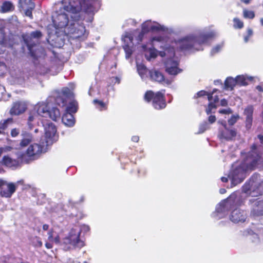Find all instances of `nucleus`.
I'll return each instance as SVG.
<instances>
[{
    "label": "nucleus",
    "mask_w": 263,
    "mask_h": 263,
    "mask_svg": "<svg viewBox=\"0 0 263 263\" xmlns=\"http://www.w3.org/2000/svg\"><path fill=\"white\" fill-rule=\"evenodd\" d=\"M217 33L214 30H204L197 37L194 34H190L178 40L167 41L165 43L161 37H155L151 40V47H147L143 45V49L145 51L146 59L150 61L157 55V51L154 48L160 46L164 51H160L161 57L166 56L168 58L165 63V70L171 75L176 76L180 73L182 70L178 68V63L172 58L175 55V49L196 50H202L201 45L208 43L209 40L215 36Z\"/></svg>",
    "instance_id": "nucleus-1"
},
{
    "label": "nucleus",
    "mask_w": 263,
    "mask_h": 263,
    "mask_svg": "<svg viewBox=\"0 0 263 263\" xmlns=\"http://www.w3.org/2000/svg\"><path fill=\"white\" fill-rule=\"evenodd\" d=\"M96 0H62L59 10L52 16L53 26H48V40L53 41L59 37V47L63 44L61 36L65 33L69 23L81 17V10L86 13H93Z\"/></svg>",
    "instance_id": "nucleus-2"
},
{
    "label": "nucleus",
    "mask_w": 263,
    "mask_h": 263,
    "mask_svg": "<svg viewBox=\"0 0 263 263\" xmlns=\"http://www.w3.org/2000/svg\"><path fill=\"white\" fill-rule=\"evenodd\" d=\"M256 178H257V176ZM257 184V178L255 181L252 178L248 183H246L243 186L241 194L234 193L217 205L215 212L213 213V217L217 219L223 218L227 214L229 210L241 205L244 198L249 195L255 197L263 194V182L258 185Z\"/></svg>",
    "instance_id": "nucleus-3"
},
{
    "label": "nucleus",
    "mask_w": 263,
    "mask_h": 263,
    "mask_svg": "<svg viewBox=\"0 0 263 263\" xmlns=\"http://www.w3.org/2000/svg\"><path fill=\"white\" fill-rule=\"evenodd\" d=\"M21 136L22 138L20 143L21 148L17 151L16 155L17 158L22 162L29 163L37 159L42 154L47 152L48 146L44 141H41V144H30L33 140L31 134L23 131Z\"/></svg>",
    "instance_id": "nucleus-4"
},
{
    "label": "nucleus",
    "mask_w": 263,
    "mask_h": 263,
    "mask_svg": "<svg viewBox=\"0 0 263 263\" xmlns=\"http://www.w3.org/2000/svg\"><path fill=\"white\" fill-rule=\"evenodd\" d=\"M89 230V227L85 224L80 227L75 226L72 228L68 236L64 238L61 244L62 248L66 251L70 249L79 248H81L84 246V243L80 240V235L81 232H87Z\"/></svg>",
    "instance_id": "nucleus-5"
},
{
    "label": "nucleus",
    "mask_w": 263,
    "mask_h": 263,
    "mask_svg": "<svg viewBox=\"0 0 263 263\" xmlns=\"http://www.w3.org/2000/svg\"><path fill=\"white\" fill-rule=\"evenodd\" d=\"M49 103L47 101L37 103L30 111L28 119V125L32 129L34 124L38 123L41 117H47L49 115Z\"/></svg>",
    "instance_id": "nucleus-6"
},
{
    "label": "nucleus",
    "mask_w": 263,
    "mask_h": 263,
    "mask_svg": "<svg viewBox=\"0 0 263 263\" xmlns=\"http://www.w3.org/2000/svg\"><path fill=\"white\" fill-rule=\"evenodd\" d=\"M84 12H85L81 10V17L77 20L72 21L69 27L66 28V30H65V33L70 34L71 37L73 39H79L81 40H83L87 37L88 32L81 22Z\"/></svg>",
    "instance_id": "nucleus-7"
},
{
    "label": "nucleus",
    "mask_w": 263,
    "mask_h": 263,
    "mask_svg": "<svg viewBox=\"0 0 263 263\" xmlns=\"http://www.w3.org/2000/svg\"><path fill=\"white\" fill-rule=\"evenodd\" d=\"M43 125L44 127V136L41 141H44L46 146L48 147L58 140V136L57 134V128L55 125L50 122H47L46 123H43Z\"/></svg>",
    "instance_id": "nucleus-8"
},
{
    "label": "nucleus",
    "mask_w": 263,
    "mask_h": 263,
    "mask_svg": "<svg viewBox=\"0 0 263 263\" xmlns=\"http://www.w3.org/2000/svg\"><path fill=\"white\" fill-rule=\"evenodd\" d=\"M144 99L147 102L153 100V105L157 109L164 108L165 107L163 95L161 92L154 93L152 91H147L144 95Z\"/></svg>",
    "instance_id": "nucleus-9"
},
{
    "label": "nucleus",
    "mask_w": 263,
    "mask_h": 263,
    "mask_svg": "<svg viewBox=\"0 0 263 263\" xmlns=\"http://www.w3.org/2000/svg\"><path fill=\"white\" fill-rule=\"evenodd\" d=\"M166 29V27L164 25H160L156 22L147 21L143 23L142 26V32L139 33L137 40L138 42L142 41L144 32H148L149 31H165Z\"/></svg>",
    "instance_id": "nucleus-10"
},
{
    "label": "nucleus",
    "mask_w": 263,
    "mask_h": 263,
    "mask_svg": "<svg viewBox=\"0 0 263 263\" xmlns=\"http://www.w3.org/2000/svg\"><path fill=\"white\" fill-rule=\"evenodd\" d=\"M19 7L26 16L32 18V11L35 8V4L31 0H19Z\"/></svg>",
    "instance_id": "nucleus-11"
},
{
    "label": "nucleus",
    "mask_w": 263,
    "mask_h": 263,
    "mask_svg": "<svg viewBox=\"0 0 263 263\" xmlns=\"http://www.w3.org/2000/svg\"><path fill=\"white\" fill-rule=\"evenodd\" d=\"M133 36L131 34L126 33L123 37L124 42L123 48L126 53V58L128 59L134 51Z\"/></svg>",
    "instance_id": "nucleus-12"
},
{
    "label": "nucleus",
    "mask_w": 263,
    "mask_h": 263,
    "mask_svg": "<svg viewBox=\"0 0 263 263\" xmlns=\"http://www.w3.org/2000/svg\"><path fill=\"white\" fill-rule=\"evenodd\" d=\"M220 123L224 127V129L221 131L219 134V137L221 139L226 140H232L236 136V132L234 129H229L227 127L226 122L225 121H219Z\"/></svg>",
    "instance_id": "nucleus-13"
},
{
    "label": "nucleus",
    "mask_w": 263,
    "mask_h": 263,
    "mask_svg": "<svg viewBox=\"0 0 263 263\" xmlns=\"http://www.w3.org/2000/svg\"><path fill=\"white\" fill-rule=\"evenodd\" d=\"M262 228L260 227L259 224L254 225V224L251 227L245 230L243 232V235L246 236H250V239H252L254 242H259V237L258 236V233L261 231Z\"/></svg>",
    "instance_id": "nucleus-14"
},
{
    "label": "nucleus",
    "mask_w": 263,
    "mask_h": 263,
    "mask_svg": "<svg viewBox=\"0 0 263 263\" xmlns=\"http://www.w3.org/2000/svg\"><path fill=\"white\" fill-rule=\"evenodd\" d=\"M246 218V213L239 209L234 210L230 216V219L234 223L243 222Z\"/></svg>",
    "instance_id": "nucleus-15"
},
{
    "label": "nucleus",
    "mask_w": 263,
    "mask_h": 263,
    "mask_svg": "<svg viewBox=\"0 0 263 263\" xmlns=\"http://www.w3.org/2000/svg\"><path fill=\"white\" fill-rule=\"evenodd\" d=\"M251 211V216H258L263 215V200H254Z\"/></svg>",
    "instance_id": "nucleus-16"
},
{
    "label": "nucleus",
    "mask_w": 263,
    "mask_h": 263,
    "mask_svg": "<svg viewBox=\"0 0 263 263\" xmlns=\"http://www.w3.org/2000/svg\"><path fill=\"white\" fill-rule=\"evenodd\" d=\"M7 186L6 188L3 187L1 189L0 194L2 197L10 198L12 195L15 192L16 185L13 183H6L4 181V184Z\"/></svg>",
    "instance_id": "nucleus-17"
},
{
    "label": "nucleus",
    "mask_w": 263,
    "mask_h": 263,
    "mask_svg": "<svg viewBox=\"0 0 263 263\" xmlns=\"http://www.w3.org/2000/svg\"><path fill=\"white\" fill-rule=\"evenodd\" d=\"M26 104L25 102H15L11 108L10 113L12 115H18L24 112L26 110Z\"/></svg>",
    "instance_id": "nucleus-18"
},
{
    "label": "nucleus",
    "mask_w": 263,
    "mask_h": 263,
    "mask_svg": "<svg viewBox=\"0 0 263 263\" xmlns=\"http://www.w3.org/2000/svg\"><path fill=\"white\" fill-rule=\"evenodd\" d=\"M253 111V107L251 105L247 106L244 110L243 114L246 116V127L247 129H250L252 126Z\"/></svg>",
    "instance_id": "nucleus-19"
},
{
    "label": "nucleus",
    "mask_w": 263,
    "mask_h": 263,
    "mask_svg": "<svg viewBox=\"0 0 263 263\" xmlns=\"http://www.w3.org/2000/svg\"><path fill=\"white\" fill-rule=\"evenodd\" d=\"M62 122L66 126L72 127L75 124V120L72 114L65 112L62 117Z\"/></svg>",
    "instance_id": "nucleus-20"
},
{
    "label": "nucleus",
    "mask_w": 263,
    "mask_h": 263,
    "mask_svg": "<svg viewBox=\"0 0 263 263\" xmlns=\"http://www.w3.org/2000/svg\"><path fill=\"white\" fill-rule=\"evenodd\" d=\"M237 80L231 77H228L224 82V88L226 90H232L236 86Z\"/></svg>",
    "instance_id": "nucleus-21"
},
{
    "label": "nucleus",
    "mask_w": 263,
    "mask_h": 263,
    "mask_svg": "<svg viewBox=\"0 0 263 263\" xmlns=\"http://www.w3.org/2000/svg\"><path fill=\"white\" fill-rule=\"evenodd\" d=\"M3 162L4 165L8 167L16 166L18 165V161L15 159H12L8 156H5L3 158Z\"/></svg>",
    "instance_id": "nucleus-22"
},
{
    "label": "nucleus",
    "mask_w": 263,
    "mask_h": 263,
    "mask_svg": "<svg viewBox=\"0 0 263 263\" xmlns=\"http://www.w3.org/2000/svg\"><path fill=\"white\" fill-rule=\"evenodd\" d=\"M151 79L158 82H161L164 80V76L162 73L158 71H149Z\"/></svg>",
    "instance_id": "nucleus-23"
},
{
    "label": "nucleus",
    "mask_w": 263,
    "mask_h": 263,
    "mask_svg": "<svg viewBox=\"0 0 263 263\" xmlns=\"http://www.w3.org/2000/svg\"><path fill=\"white\" fill-rule=\"evenodd\" d=\"M49 115L48 117L54 121H57L59 119L61 116V113L58 108L57 107H53L50 110H49Z\"/></svg>",
    "instance_id": "nucleus-24"
},
{
    "label": "nucleus",
    "mask_w": 263,
    "mask_h": 263,
    "mask_svg": "<svg viewBox=\"0 0 263 263\" xmlns=\"http://www.w3.org/2000/svg\"><path fill=\"white\" fill-rule=\"evenodd\" d=\"M14 7L13 4L10 2H5L3 3L0 7V11L3 13L8 12L14 10Z\"/></svg>",
    "instance_id": "nucleus-25"
},
{
    "label": "nucleus",
    "mask_w": 263,
    "mask_h": 263,
    "mask_svg": "<svg viewBox=\"0 0 263 263\" xmlns=\"http://www.w3.org/2000/svg\"><path fill=\"white\" fill-rule=\"evenodd\" d=\"M137 68L138 72L142 79L147 77L148 70L144 65L137 63Z\"/></svg>",
    "instance_id": "nucleus-26"
},
{
    "label": "nucleus",
    "mask_w": 263,
    "mask_h": 263,
    "mask_svg": "<svg viewBox=\"0 0 263 263\" xmlns=\"http://www.w3.org/2000/svg\"><path fill=\"white\" fill-rule=\"evenodd\" d=\"M48 240L49 242H54L56 244H60V237L58 235H55V233L52 230H50L48 232Z\"/></svg>",
    "instance_id": "nucleus-27"
},
{
    "label": "nucleus",
    "mask_w": 263,
    "mask_h": 263,
    "mask_svg": "<svg viewBox=\"0 0 263 263\" xmlns=\"http://www.w3.org/2000/svg\"><path fill=\"white\" fill-rule=\"evenodd\" d=\"M77 110L78 103L76 101H72L69 103L68 106L66 108L65 111L72 114L76 112Z\"/></svg>",
    "instance_id": "nucleus-28"
},
{
    "label": "nucleus",
    "mask_w": 263,
    "mask_h": 263,
    "mask_svg": "<svg viewBox=\"0 0 263 263\" xmlns=\"http://www.w3.org/2000/svg\"><path fill=\"white\" fill-rule=\"evenodd\" d=\"M237 80V84L239 85H247V80L249 79L251 80L252 77H246L244 75L238 76L236 77Z\"/></svg>",
    "instance_id": "nucleus-29"
},
{
    "label": "nucleus",
    "mask_w": 263,
    "mask_h": 263,
    "mask_svg": "<svg viewBox=\"0 0 263 263\" xmlns=\"http://www.w3.org/2000/svg\"><path fill=\"white\" fill-rule=\"evenodd\" d=\"M66 97L64 96L61 93H59V95L57 96L55 98V103L60 106L64 107L66 104Z\"/></svg>",
    "instance_id": "nucleus-30"
},
{
    "label": "nucleus",
    "mask_w": 263,
    "mask_h": 263,
    "mask_svg": "<svg viewBox=\"0 0 263 263\" xmlns=\"http://www.w3.org/2000/svg\"><path fill=\"white\" fill-rule=\"evenodd\" d=\"M93 103L96 107L100 110L106 109L107 108L106 104L102 101L95 99L93 101Z\"/></svg>",
    "instance_id": "nucleus-31"
},
{
    "label": "nucleus",
    "mask_w": 263,
    "mask_h": 263,
    "mask_svg": "<svg viewBox=\"0 0 263 263\" xmlns=\"http://www.w3.org/2000/svg\"><path fill=\"white\" fill-rule=\"evenodd\" d=\"M212 98L213 96H210L209 95L208 100L210 101V103L209 104L208 107L206 109V112L207 114H210L212 112L213 109H215L216 108V106L215 104V103L212 102Z\"/></svg>",
    "instance_id": "nucleus-32"
},
{
    "label": "nucleus",
    "mask_w": 263,
    "mask_h": 263,
    "mask_svg": "<svg viewBox=\"0 0 263 263\" xmlns=\"http://www.w3.org/2000/svg\"><path fill=\"white\" fill-rule=\"evenodd\" d=\"M224 46V42H222L220 43L217 44L214 47L212 48L211 51V54L212 55H214L218 52H219L221 50L223 47Z\"/></svg>",
    "instance_id": "nucleus-33"
},
{
    "label": "nucleus",
    "mask_w": 263,
    "mask_h": 263,
    "mask_svg": "<svg viewBox=\"0 0 263 263\" xmlns=\"http://www.w3.org/2000/svg\"><path fill=\"white\" fill-rule=\"evenodd\" d=\"M24 40L26 44H27L28 48L29 50H30V52L31 53L33 56H34L35 57H37L38 55H36L35 53H33V46L31 44L29 37H27L26 36H23Z\"/></svg>",
    "instance_id": "nucleus-34"
},
{
    "label": "nucleus",
    "mask_w": 263,
    "mask_h": 263,
    "mask_svg": "<svg viewBox=\"0 0 263 263\" xmlns=\"http://www.w3.org/2000/svg\"><path fill=\"white\" fill-rule=\"evenodd\" d=\"M32 245L36 247H40L42 246V242L40 238L34 237L31 240Z\"/></svg>",
    "instance_id": "nucleus-35"
},
{
    "label": "nucleus",
    "mask_w": 263,
    "mask_h": 263,
    "mask_svg": "<svg viewBox=\"0 0 263 263\" xmlns=\"http://www.w3.org/2000/svg\"><path fill=\"white\" fill-rule=\"evenodd\" d=\"M12 122V118H8L6 120L1 121L0 122V128L2 129H5L8 125V124Z\"/></svg>",
    "instance_id": "nucleus-36"
},
{
    "label": "nucleus",
    "mask_w": 263,
    "mask_h": 263,
    "mask_svg": "<svg viewBox=\"0 0 263 263\" xmlns=\"http://www.w3.org/2000/svg\"><path fill=\"white\" fill-rule=\"evenodd\" d=\"M234 27L235 28H241L243 26V22L237 18H234Z\"/></svg>",
    "instance_id": "nucleus-37"
},
{
    "label": "nucleus",
    "mask_w": 263,
    "mask_h": 263,
    "mask_svg": "<svg viewBox=\"0 0 263 263\" xmlns=\"http://www.w3.org/2000/svg\"><path fill=\"white\" fill-rule=\"evenodd\" d=\"M216 90H216V89L213 90V92L211 93H208L204 90H201V91L197 92L196 94V96H197V97H202V96H208V97L209 95L210 96H213V95H214V93L216 91Z\"/></svg>",
    "instance_id": "nucleus-38"
},
{
    "label": "nucleus",
    "mask_w": 263,
    "mask_h": 263,
    "mask_svg": "<svg viewBox=\"0 0 263 263\" xmlns=\"http://www.w3.org/2000/svg\"><path fill=\"white\" fill-rule=\"evenodd\" d=\"M239 116L238 115H232L230 119L228 120V123L229 125H234L237 121L239 119Z\"/></svg>",
    "instance_id": "nucleus-39"
},
{
    "label": "nucleus",
    "mask_w": 263,
    "mask_h": 263,
    "mask_svg": "<svg viewBox=\"0 0 263 263\" xmlns=\"http://www.w3.org/2000/svg\"><path fill=\"white\" fill-rule=\"evenodd\" d=\"M243 16L245 18H253L254 17V13L252 11L245 10H243Z\"/></svg>",
    "instance_id": "nucleus-40"
},
{
    "label": "nucleus",
    "mask_w": 263,
    "mask_h": 263,
    "mask_svg": "<svg viewBox=\"0 0 263 263\" xmlns=\"http://www.w3.org/2000/svg\"><path fill=\"white\" fill-rule=\"evenodd\" d=\"M42 35L41 32L39 31H36L31 32L30 34V36L29 37L30 39V40L32 39H38L40 38Z\"/></svg>",
    "instance_id": "nucleus-41"
},
{
    "label": "nucleus",
    "mask_w": 263,
    "mask_h": 263,
    "mask_svg": "<svg viewBox=\"0 0 263 263\" xmlns=\"http://www.w3.org/2000/svg\"><path fill=\"white\" fill-rule=\"evenodd\" d=\"M6 70V66L3 62H0V77L2 76Z\"/></svg>",
    "instance_id": "nucleus-42"
},
{
    "label": "nucleus",
    "mask_w": 263,
    "mask_h": 263,
    "mask_svg": "<svg viewBox=\"0 0 263 263\" xmlns=\"http://www.w3.org/2000/svg\"><path fill=\"white\" fill-rule=\"evenodd\" d=\"M61 94L67 98L69 95H70L71 91L68 88H64L63 89Z\"/></svg>",
    "instance_id": "nucleus-43"
},
{
    "label": "nucleus",
    "mask_w": 263,
    "mask_h": 263,
    "mask_svg": "<svg viewBox=\"0 0 263 263\" xmlns=\"http://www.w3.org/2000/svg\"><path fill=\"white\" fill-rule=\"evenodd\" d=\"M209 128L208 124L206 122L201 124L199 127V133H203L206 129Z\"/></svg>",
    "instance_id": "nucleus-44"
},
{
    "label": "nucleus",
    "mask_w": 263,
    "mask_h": 263,
    "mask_svg": "<svg viewBox=\"0 0 263 263\" xmlns=\"http://www.w3.org/2000/svg\"><path fill=\"white\" fill-rule=\"evenodd\" d=\"M20 134V129L18 128H13L11 131V135L12 137H16Z\"/></svg>",
    "instance_id": "nucleus-45"
},
{
    "label": "nucleus",
    "mask_w": 263,
    "mask_h": 263,
    "mask_svg": "<svg viewBox=\"0 0 263 263\" xmlns=\"http://www.w3.org/2000/svg\"><path fill=\"white\" fill-rule=\"evenodd\" d=\"M220 114H230L232 113V110L230 108L223 109L219 111Z\"/></svg>",
    "instance_id": "nucleus-46"
},
{
    "label": "nucleus",
    "mask_w": 263,
    "mask_h": 263,
    "mask_svg": "<svg viewBox=\"0 0 263 263\" xmlns=\"http://www.w3.org/2000/svg\"><path fill=\"white\" fill-rule=\"evenodd\" d=\"M216 120V117L215 116H210L209 117V121L211 123H214Z\"/></svg>",
    "instance_id": "nucleus-47"
},
{
    "label": "nucleus",
    "mask_w": 263,
    "mask_h": 263,
    "mask_svg": "<svg viewBox=\"0 0 263 263\" xmlns=\"http://www.w3.org/2000/svg\"><path fill=\"white\" fill-rule=\"evenodd\" d=\"M13 148L12 146H6L4 148H2L3 152H8L10 151L11 149H12Z\"/></svg>",
    "instance_id": "nucleus-48"
},
{
    "label": "nucleus",
    "mask_w": 263,
    "mask_h": 263,
    "mask_svg": "<svg viewBox=\"0 0 263 263\" xmlns=\"http://www.w3.org/2000/svg\"><path fill=\"white\" fill-rule=\"evenodd\" d=\"M228 104V102L226 99H222L220 101V104L221 106H227Z\"/></svg>",
    "instance_id": "nucleus-49"
},
{
    "label": "nucleus",
    "mask_w": 263,
    "mask_h": 263,
    "mask_svg": "<svg viewBox=\"0 0 263 263\" xmlns=\"http://www.w3.org/2000/svg\"><path fill=\"white\" fill-rule=\"evenodd\" d=\"M256 89L259 91L263 92V83L256 86Z\"/></svg>",
    "instance_id": "nucleus-50"
},
{
    "label": "nucleus",
    "mask_w": 263,
    "mask_h": 263,
    "mask_svg": "<svg viewBox=\"0 0 263 263\" xmlns=\"http://www.w3.org/2000/svg\"><path fill=\"white\" fill-rule=\"evenodd\" d=\"M132 140L134 142H138L139 140V138L138 136H134L132 137Z\"/></svg>",
    "instance_id": "nucleus-51"
},
{
    "label": "nucleus",
    "mask_w": 263,
    "mask_h": 263,
    "mask_svg": "<svg viewBox=\"0 0 263 263\" xmlns=\"http://www.w3.org/2000/svg\"><path fill=\"white\" fill-rule=\"evenodd\" d=\"M218 100H219L218 97L217 96H213L212 101H213L215 103L216 102H218Z\"/></svg>",
    "instance_id": "nucleus-52"
},
{
    "label": "nucleus",
    "mask_w": 263,
    "mask_h": 263,
    "mask_svg": "<svg viewBox=\"0 0 263 263\" xmlns=\"http://www.w3.org/2000/svg\"><path fill=\"white\" fill-rule=\"evenodd\" d=\"M49 229V226L48 224H45L43 226V229L44 231H47Z\"/></svg>",
    "instance_id": "nucleus-53"
},
{
    "label": "nucleus",
    "mask_w": 263,
    "mask_h": 263,
    "mask_svg": "<svg viewBox=\"0 0 263 263\" xmlns=\"http://www.w3.org/2000/svg\"><path fill=\"white\" fill-rule=\"evenodd\" d=\"M45 246L47 248V249H50L52 247L51 244L50 243H49V242H46L45 243Z\"/></svg>",
    "instance_id": "nucleus-54"
},
{
    "label": "nucleus",
    "mask_w": 263,
    "mask_h": 263,
    "mask_svg": "<svg viewBox=\"0 0 263 263\" xmlns=\"http://www.w3.org/2000/svg\"><path fill=\"white\" fill-rule=\"evenodd\" d=\"M258 138L259 139L260 142L263 143V135H258Z\"/></svg>",
    "instance_id": "nucleus-55"
},
{
    "label": "nucleus",
    "mask_w": 263,
    "mask_h": 263,
    "mask_svg": "<svg viewBox=\"0 0 263 263\" xmlns=\"http://www.w3.org/2000/svg\"><path fill=\"white\" fill-rule=\"evenodd\" d=\"M252 33H253L252 30L251 29H248V35H249V36H251V35H252Z\"/></svg>",
    "instance_id": "nucleus-56"
},
{
    "label": "nucleus",
    "mask_w": 263,
    "mask_h": 263,
    "mask_svg": "<svg viewBox=\"0 0 263 263\" xmlns=\"http://www.w3.org/2000/svg\"><path fill=\"white\" fill-rule=\"evenodd\" d=\"M251 36H249V35H247V36H245L244 37V41H245V42L247 43L248 42L249 40V38Z\"/></svg>",
    "instance_id": "nucleus-57"
},
{
    "label": "nucleus",
    "mask_w": 263,
    "mask_h": 263,
    "mask_svg": "<svg viewBox=\"0 0 263 263\" xmlns=\"http://www.w3.org/2000/svg\"><path fill=\"white\" fill-rule=\"evenodd\" d=\"M221 181H222V182H227V181H228V178H227V177H221Z\"/></svg>",
    "instance_id": "nucleus-58"
},
{
    "label": "nucleus",
    "mask_w": 263,
    "mask_h": 263,
    "mask_svg": "<svg viewBox=\"0 0 263 263\" xmlns=\"http://www.w3.org/2000/svg\"><path fill=\"white\" fill-rule=\"evenodd\" d=\"M220 194H223L226 192V190L224 189H221L219 191Z\"/></svg>",
    "instance_id": "nucleus-59"
},
{
    "label": "nucleus",
    "mask_w": 263,
    "mask_h": 263,
    "mask_svg": "<svg viewBox=\"0 0 263 263\" xmlns=\"http://www.w3.org/2000/svg\"><path fill=\"white\" fill-rule=\"evenodd\" d=\"M4 181H3V180L0 179V187L1 186H2L3 185H4Z\"/></svg>",
    "instance_id": "nucleus-60"
},
{
    "label": "nucleus",
    "mask_w": 263,
    "mask_h": 263,
    "mask_svg": "<svg viewBox=\"0 0 263 263\" xmlns=\"http://www.w3.org/2000/svg\"><path fill=\"white\" fill-rule=\"evenodd\" d=\"M251 0H241L242 2L246 4H248L250 2Z\"/></svg>",
    "instance_id": "nucleus-61"
},
{
    "label": "nucleus",
    "mask_w": 263,
    "mask_h": 263,
    "mask_svg": "<svg viewBox=\"0 0 263 263\" xmlns=\"http://www.w3.org/2000/svg\"><path fill=\"white\" fill-rule=\"evenodd\" d=\"M115 79V80H116V82H117L118 83H120V80H119L117 77H116Z\"/></svg>",
    "instance_id": "nucleus-62"
},
{
    "label": "nucleus",
    "mask_w": 263,
    "mask_h": 263,
    "mask_svg": "<svg viewBox=\"0 0 263 263\" xmlns=\"http://www.w3.org/2000/svg\"><path fill=\"white\" fill-rule=\"evenodd\" d=\"M2 152H3L2 148H1V147H0V156L1 155V154H2Z\"/></svg>",
    "instance_id": "nucleus-63"
},
{
    "label": "nucleus",
    "mask_w": 263,
    "mask_h": 263,
    "mask_svg": "<svg viewBox=\"0 0 263 263\" xmlns=\"http://www.w3.org/2000/svg\"><path fill=\"white\" fill-rule=\"evenodd\" d=\"M260 23L262 25H263V18L260 19Z\"/></svg>",
    "instance_id": "nucleus-64"
}]
</instances>
